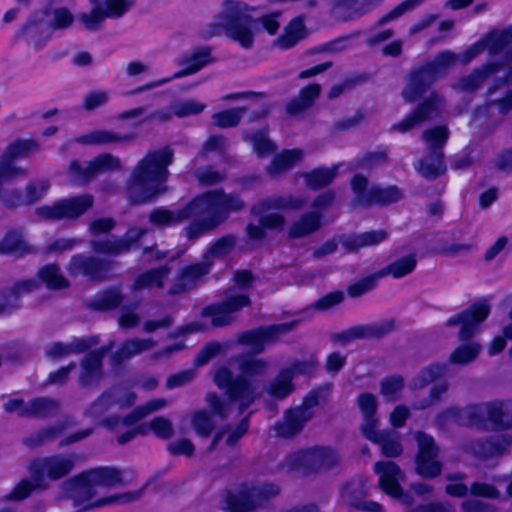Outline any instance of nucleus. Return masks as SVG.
<instances>
[{
  "instance_id": "4be33fe9",
  "label": "nucleus",
  "mask_w": 512,
  "mask_h": 512,
  "mask_svg": "<svg viewBox=\"0 0 512 512\" xmlns=\"http://www.w3.org/2000/svg\"><path fill=\"white\" fill-rule=\"evenodd\" d=\"M16 39L24 40L30 47L40 50L51 40L52 31L45 21V14L34 12L15 34Z\"/></svg>"
},
{
  "instance_id": "e433bc0d",
  "label": "nucleus",
  "mask_w": 512,
  "mask_h": 512,
  "mask_svg": "<svg viewBox=\"0 0 512 512\" xmlns=\"http://www.w3.org/2000/svg\"><path fill=\"white\" fill-rule=\"evenodd\" d=\"M293 379V370L282 368L265 386V391L274 399H285L295 390Z\"/></svg>"
},
{
  "instance_id": "aec40b11",
  "label": "nucleus",
  "mask_w": 512,
  "mask_h": 512,
  "mask_svg": "<svg viewBox=\"0 0 512 512\" xmlns=\"http://www.w3.org/2000/svg\"><path fill=\"white\" fill-rule=\"evenodd\" d=\"M249 297L244 293H235L230 290L225 300L218 304L206 307L202 316L211 320L213 327H223L233 322V314L241 308L248 306Z\"/></svg>"
},
{
  "instance_id": "49530a36",
  "label": "nucleus",
  "mask_w": 512,
  "mask_h": 512,
  "mask_svg": "<svg viewBox=\"0 0 512 512\" xmlns=\"http://www.w3.org/2000/svg\"><path fill=\"white\" fill-rule=\"evenodd\" d=\"M169 405V401L164 398L152 399L143 405L136 407L131 413L122 419L126 426H132L145 418L146 416L160 411Z\"/></svg>"
},
{
  "instance_id": "c03bdc74",
  "label": "nucleus",
  "mask_w": 512,
  "mask_h": 512,
  "mask_svg": "<svg viewBox=\"0 0 512 512\" xmlns=\"http://www.w3.org/2000/svg\"><path fill=\"white\" fill-rule=\"evenodd\" d=\"M441 151H433L430 156L415 164V169L426 179H434L446 171Z\"/></svg>"
},
{
  "instance_id": "680f3d73",
  "label": "nucleus",
  "mask_w": 512,
  "mask_h": 512,
  "mask_svg": "<svg viewBox=\"0 0 512 512\" xmlns=\"http://www.w3.org/2000/svg\"><path fill=\"white\" fill-rule=\"evenodd\" d=\"M365 485L360 481L348 483L341 492L342 502L351 507L359 508L361 499L366 495Z\"/></svg>"
},
{
  "instance_id": "de8ad7c7",
  "label": "nucleus",
  "mask_w": 512,
  "mask_h": 512,
  "mask_svg": "<svg viewBox=\"0 0 512 512\" xmlns=\"http://www.w3.org/2000/svg\"><path fill=\"white\" fill-rule=\"evenodd\" d=\"M305 34L303 20L293 19L285 28L284 33L274 41V45L280 49H289L296 45Z\"/></svg>"
},
{
  "instance_id": "2eb2a0df",
  "label": "nucleus",
  "mask_w": 512,
  "mask_h": 512,
  "mask_svg": "<svg viewBox=\"0 0 512 512\" xmlns=\"http://www.w3.org/2000/svg\"><path fill=\"white\" fill-rule=\"evenodd\" d=\"M213 62L211 57V50L208 47H202L194 50L193 52L181 56L177 63L180 66H184V68L176 73H174L171 77L163 78L151 83H148L144 86L138 87L131 94L141 93L143 91L151 90L160 86H163L172 80L180 79L192 74L197 73L207 65Z\"/></svg>"
},
{
  "instance_id": "6e6552de",
  "label": "nucleus",
  "mask_w": 512,
  "mask_h": 512,
  "mask_svg": "<svg viewBox=\"0 0 512 512\" xmlns=\"http://www.w3.org/2000/svg\"><path fill=\"white\" fill-rule=\"evenodd\" d=\"M240 375L231 393L238 400V414H241L262 393L260 377L264 376L270 368L267 360L262 358L239 357L236 359Z\"/></svg>"
},
{
  "instance_id": "c9c22d12",
  "label": "nucleus",
  "mask_w": 512,
  "mask_h": 512,
  "mask_svg": "<svg viewBox=\"0 0 512 512\" xmlns=\"http://www.w3.org/2000/svg\"><path fill=\"white\" fill-rule=\"evenodd\" d=\"M156 345L157 342L153 338H130L123 342L118 350L115 351L113 360L115 363H121L144 352L153 350Z\"/></svg>"
},
{
  "instance_id": "5fc2aeb1",
  "label": "nucleus",
  "mask_w": 512,
  "mask_h": 512,
  "mask_svg": "<svg viewBox=\"0 0 512 512\" xmlns=\"http://www.w3.org/2000/svg\"><path fill=\"white\" fill-rule=\"evenodd\" d=\"M482 346L477 342H469L458 346L449 356V362L455 365H468L476 360Z\"/></svg>"
},
{
  "instance_id": "ddd939ff",
  "label": "nucleus",
  "mask_w": 512,
  "mask_h": 512,
  "mask_svg": "<svg viewBox=\"0 0 512 512\" xmlns=\"http://www.w3.org/2000/svg\"><path fill=\"white\" fill-rule=\"evenodd\" d=\"M94 203L90 194H83L60 199L51 205H43L36 209L38 217L44 220H76L84 215Z\"/></svg>"
},
{
  "instance_id": "6e6d98bb",
  "label": "nucleus",
  "mask_w": 512,
  "mask_h": 512,
  "mask_svg": "<svg viewBox=\"0 0 512 512\" xmlns=\"http://www.w3.org/2000/svg\"><path fill=\"white\" fill-rule=\"evenodd\" d=\"M207 105L195 98L179 99L171 103V109L178 118H186L201 114Z\"/></svg>"
},
{
  "instance_id": "13d9d810",
  "label": "nucleus",
  "mask_w": 512,
  "mask_h": 512,
  "mask_svg": "<svg viewBox=\"0 0 512 512\" xmlns=\"http://www.w3.org/2000/svg\"><path fill=\"white\" fill-rule=\"evenodd\" d=\"M213 416L220 418L211 409L210 412L199 410L192 414L191 424L198 435L207 437L211 434L216 425Z\"/></svg>"
},
{
  "instance_id": "338daca9",
  "label": "nucleus",
  "mask_w": 512,
  "mask_h": 512,
  "mask_svg": "<svg viewBox=\"0 0 512 512\" xmlns=\"http://www.w3.org/2000/svg\"><path fill=\"white\" fill-rule=\"evenodd\" d=\"M68 174L71 181L78 185H84L95 177L90 162L81 164L78 161H72L69 165Z\"/></svg>"
},
{
  "instance_id": "c756f323",
  "label": "nucleus",
  "mask_w": 512,
  "mask_h": 512,
  "mask_svg": "<svg viewBox=\"0 0 512 512\" xmlns=\"http://www.w3.org/2000/svg\"><path fill=\"white\" fill-rule=\"evenodd\" d=\"M211 261L203 259L200 263H195L184 267L178 275L174 285L171 287L170 294H179L187 292L201 281V279L210 272Z\"/></svg>"
},
{
  "instance_id": "0eeeda50",
  "label": "nucleus",
  "mask_w": 512,
  "mask_h": 512,
  "mask_svg": "<svg viewBox=\"0 0 512 512\" xmlns=\"http://www.w3.org/2000/svg\"><path fill=\"white\" fill-rule=\"evenodd\" d=\"M252 10L244 2L226 0L222 4L220 14L216 17V25L222 27L228 37L246 49L253 45L256 27V22L250 15Z\"/></svg>"
},
{
  "instance_id": "f3484780",
  "label": "nucleus",
  "mask_w": 512,
  "mask_h": 512,
  "mask_svg": "<svg viewBox=\"0 0 512 512\" xmlns=\"http://www.w3.org/2000/svg\"><path fill=\"white\" fill-rule=\"evenodd\" d=\"M415 439L418 444V453L415 459V470L423 478L433 479L442 472V463L437 459L439 448L432 436L417 432Z\"/></svg>"
},
{
  "instance_id": "a18cd8bd",
  "label": "nucleus",
  "mask_w": 512,
  "mask_h": 512,
  "mask_svg": "<svg viewBox=\"0 0 512 512\" xmlns=\"http://www.w3.org/2000/svg\"><path fill=\"white\" fill-rule=\"evenodd\" d=\"M170 274V269L167 266H162L157 269L150 270L140 275L133 284V290H142L150 288H162L166 279Z\"/></svg>"
},
{
  "instance_id": "cd10ccee",
  "label": "nucleus",
  "mask_w": 512,
  "mask_h": 512,
  "mask_svg": "<svg viewBox=\"0 0 512 512\" xmlns=\"http://www.w3.org/2000/svg\"><path fill=\"white\" fill-rule=\"evenodd\" d=\"M67 270L72 276H85L91 280H100L108 271L107 263L93 256L74 255Z\"/></svg>"
},
{
  "instance_id": "7c9ffc66",
  "label": "nucleus",
  "mask_w": 512,
  "mask_h": 512,
  "mask_svg": "<svg viewBox=\"0 0 512 512\" xmlns=\"http://www.w3.org/2000/svg\"><path fill=\"white\" fill-rule=\"evenodd\" d=\"M388 237L389 232L380 229L358 234L344 235L339 238V242L347 252L353 253L363 248L377 246L387 240Z\"/></svg>"
},
{
  "instance_id": "a19ab883",
  "label": "nucleus",
  "mask_w": 512,
  "mask_h": 512,
  "mask_svg": "<svg viewBox=\"0 0 512 512\" xmlns=\"http://www.w3.org/2000/svg\"><path fill=\"white\" fill-rule=\"evenodd\" d=\"M481 39L485 44L486 51L490 55H496L512 42V25L491 30Z\"/></svg>"
},
{
  "instance_id": "f03ea898",
  "label": "nucleus",
  "mask_w": 512,
  "mask_h": 512,
  "mask_svg": "<svg viewBox=\"0 0 512 512\" xmlns=\"http://www.w3.org/2000/svg\"><path fill=\"white\" fill-rule=\"evenodd\" d=\"M124 483L122 473L111 467H101L82 473L69 482L70 498L79 512L107 505L127 503L140 497V492L106 496V491Z\"/></svg>"
},
{
  "instance_id": "8fccbe9b",
  "label": "nucleus",
  "mask_w": 512,
  "mask_h": 512,
  "mask_svg": "<svg viewBox=\"0 0 512 512\" xmlns=\"http://www.w3.org/2000/svg\"><path fill=\"white\" fill-rule=\"evenodd\" d=\"M41 147L38 142L33 139H18L7 146L3 155L5 159L14 160L18 158H26L30 155L38 153Z\"/></svg>"
},
{
  "instance_id": "4d7b16f0",
  "label": "nucleus",
  "mask_w": 512,
  "mask_h": 512,
  "mask_svg": "<svg viewBox=\"0 0 512 512\" xmlns=\"http://www.w3.org/2000/svg\"><path fill=\"white\" fill-rule=\"evenodd\" d=\"M236 238L231 235H227L218 239L215 243H213L206 254L203 256L205 261H211V266L213 262L217 259H222L226 257L235 247Z\"/></svg>"
},
{
  "instance_id": "37998d69",
  "label": "nucleus",
  "mask_w": 512,
  "mask_h": 512,
  "mask_svg": "<svg viewBox=\"0 0 512 512\" xmlns=\"http://www.w3.org/2000/svg\"><path fill=\"white\" fill-rule=\"evenodd\" d=\"M509 445L510 440L508 437L503 436L501 439H498L497 442H483L481 440L471 441L467 444L466 449L476 456L486 458L502 453Z\"/></svg>"
},
{
  "instance_id": "423d86ee",
  "label": "nucleus",
  "mask_w": 512,
  "mask_h": 512,
  "mask_svg": "<svg viewBox=\"0 0 512 512\" xmlns=\"http://www.w3.org/2000/svg\"><path fill=\"white\" fill-rule=\"evenodd\" d=\"M306 204L302 196L276 195L260 200L252 206L251 212L259 216L260 225L249 224L247 235L252 240H262L265 237L263 228L282 229L285 225V218L271 210H299Z\"/></svg>"
},
{
  "instance_id": "e2e57ef3",
  "label": "nucleus",
  "mask_w": 512,
  "mask_h": 512,
  "mask_svg": "<svg viewBox=\"0 0 512 512\" xmlns=\"http://www.w3.org/2000/svg\"><path fill=\"white\" fill-rule=\"evenodd\" d=\"M38 276L50 289H61L68 286V281L61 274L57 265H46L38 272Z\"/></svg>"
},
{
  "instance_id": "6ab92c4d",
  "label": "nucleus",
  "mask_w": 512,
  "mask_h": 512,
  "mask_svg": "<svg viewBox=\"0 0 512 512\" xmlns=\"http://www.w3.org/2000/svg\"><path fill=\"white\" fill-rule=\"evenodd\" d=\"M298 325V321L260 327L241 333L238 342L249 347L254 353L264 351L265 346L275 342L281 335L288 333Z\"/></svg>"
},
{
  "instance_id": "79ce46f5",
  "label": "nucleus",
  "mask_w": 512,
  "mask_h": 512,
  "mask_svg": "<svg viewBox=\"0 0 512 512\" xmlns=\"http://www.w3.org/2000/svg\"><path fill=\"white\" fill-rule=\"evenodd\" d=\"M321 92V87L318 84H312L303 88L298 97L294 98L287 105V112L290 115H298L309 107H311L314 101L318 98Z\"/></svg>"
},
{
  "instance_id": "f257e3e1",
  "label": "nucleus",
  "mask_w": 512,
  "mask_h": 512,
  "mask_svg": "<svg viewBox=\"0 0 512 512\" xmlns=\"http://www.w3.org/2000/svg\"><path fill=\"white\" fill-rule=\"evenodd\" d=\"M243 207L244 202L238 196L215 190L194 198L181 209L156 208L150 213L149 221L155 227L165 228L193 218L182 230L184 236L193 241L223 223L229 213L239 211Z\"/></svg>"
},
{
  "instance_id": "0e129e2a",
  "label": "nucleus",
  "mask_w": 512,
  "mask_h": 512,
  "mask_svg": "<svg viewBox=\"0 0 512 512\" xmlns=\"http://www.w3.org/2000/svg\"><path fill=\"white\" fill-rule=\"evenodd\" d=\"M59 403L49 398H36L29 402V417H47L57 411Z\"/></svg>"
},
{
  "instance_id": "3c124183",
  "label": "nucleus",
  "mask_w": 512,
  "mask_h": 512,
  "mask_svg": "<svg viewBox=\"0 0 512 512\" xmlns=\"http://www.w3.org/2000/svg\"><path fill=\"white\" fill-rule=\"evenodd\" d=\"M320 219L321 215L317 211L305 214L293 223L289 231L290 236L300 238L313 233L320 227Z\"/></svg>"
},
{
  "instance_id": "58836bf2",
  "label": "nucleus",
  "mask_w": 512,
  "mask_h": 512,
  "mask_svg": "<svg viewBox=\"0 0 512 512\" xmlns=\"http://www.w3.org/2000/svg\"><path fill=\"white\" fill-rule=\"evenodd\" d=\"M32 252L22 230H10L0 241V254L22 256Z\"/></svg>"
},
{
  "instance_id": "9b49d317",
  "label": "nucleus",
  "mask_w": 512,
  "mask_h": 512,
  "mask_svg": "<svg viewBox=\"0 0 512 512\" xmlns=\"http://www.w3.org/2000/svg\"><path fill=\"white\" fill-rule=\"evenodd\" d=\"M278 493L279 487L274 484H244L236 491L227 494L223 509L228 512H249Z\"/></svg>"
},
{
  "instance_id": "473e14b6",
  "label": "nucleus",
  "mask_w": 512,
  "mask_h": 512,
  "mask_svg": "<svg viewBox=\"0 0 512 512\" xmlns=\"http://www.w3.org/2000/svg\"><path fill=\"white\" fill-rule=\"evenodd\" d=\"M502 68L500 62H489L475 68L471 74L461 78L454 88L463 92H472L478 89L490 76L496 74Z\"/></svg>"
},
{
  "instance_id": "20e7f679",
  "label": "nucleus",
  "mask_w": 512,
  "mask_h": 512,
  "mask_svg": "<svg viewBox=\"0 0 512 512\" xmlns=\"http://www.w3.org/2000/svg\"><path fill=\"white\" fill-rule=\"evenodd\" d=\"M487 421L495 428H510L512 426V400L474 404L461 409L452 407L437 417L440 426L454 422L459 425L480 427Z\"/></svg>"
},
{
  "instance_id": "7ed1b4c3",
  "label": "nucleus",
  "mask_w": 512,
  "mask_h": 512,
  "mask_svg": "<svg viewBox=\"0 0 512 512\" xmlns=\"http://www.w3.org/2000/svg\"><path fill=\"white\" fill-rule=\"evenodd\" d=\"M173 162V151L162 148L148 152L135 166L128 182L131 200L140 204L151 201L166 191L168 166Z\"/></svg>"
},
{
  "instance_id": "dca6fc26",
  "label": "nucleus",
  "mask_w": 512,
  "mask_h": 512,
  "mask_svg": "<svg viewBox=\"0 0 512 512\" xmlns=\"http://www.w3.org/2000/svg\"><path fill=\"white\" fill-rule=\"evenodd\" d=\"M318 405L316 394L308 395L302 405L289 409L283 420L274 427L276 434L281 437H292L299 433L304 425L314 417V409Z\"/></svg>"
},
{
  "instance_id": "09e8293b",
  "label": "nucleus",
  "mask_w": 512,
  "mask_h": 512,
  "mask_svg": "<svg viewBox=\"0 0 512 512\" xmlns=\"http://www.w3.org/2000/svg\"><path fill=\"white\" fill-rule=\"evenodd\" d=\"M416 265V256L411 254L390 263L382 270L378 271V276L382 278L387 275H391L395 279H399L411 274L415 270Z\"/></svg>"
},
{
  "instance_id": "4468645a",
  "label": "nucleus",
  "mask_w": 512,
  "mask_h": 512,
  "mask_svg": "<svg viewBox=\"0 0 512 512\" xmlns=\"http://www.w3.org/2000/svg\"><path fill=\"white\" fill-rule=\"evenodd\" d=\"M351 187L355 194L354 204L367 206L371 204H392L399 201L403 194L396 186L386 188L368 187V180L357 174L351 181Z\"/></svg>"
},
{
  "instance_id": "393cba45",
  "label": "nucleus",
  "mask_w": 512,
  "mask_h": 512,
  "mask_svg": "<svg viewBox=\"0 0 512 512\" xmlns=\"http://www.w3.org/2000/svg\"><path fill=\"white\" fill-rule=\"evenodd\" d=\"M113 344L94 350L87 354L81 361L78 382L82 386L98 384L103 378L102 360L110 351Z\"/></svg>"
},
{
  "instance_id": "a211bd4d",
  "label": "nucleus",
  "mask_w": 512,
  "mask_h": 512,
  "mask_svg": "<svg viewBox=\"0 0 512 512\" xmlns=\"http://www.w3.org/2000/svg\"><path fill=\"white\" fill-rule=\"evenodd\" d=\"M214 381L220 389L226 390L228 399L223 400L217 394L209 393L206 396V402L213 413L218 415L220 419H225L232 415L234 406L238 407V400L231 393L232 387L237 382V377L234 378L228 368L221 367L215 373Z\"/></svg>"
},
{
  "instance_id": "39448f33",
  "label": "nucleus",
  "mask_w": 512,
  "mask_h": 512,
  "mask_svg": "<svg viewBox=\"0 0 512 512\" xmlns=\"http://www.w3.org/2000/svg\"><path fill=\"white\" fill-rule=\"evenodd\" d=\"M74 467L72 456L56 455L35 460L31 467L32 478L20 481L8 495V498L21 501L30 496L37 489H46V478L57 480L68 473Z\"/></svg>"
},
{
  "instance_id": "5701e85b",
  "label": "nucleus",
  "mask_w": 512,
  "mask_h": 512,
  "mask_svg": "<svg viewBox=\"0 0 512 512\" xmlns=\"http://www.w3.org/2000/svg\"><path fill=\"white\" fill-rule=\"evenodd\" d=\"M490 307L486 303H477L466 309L465 311L450 317L447 326H460L459 338L461 340L470 339L478 330L482 323L489 315Z\"/></svg>"
},
{
  "instance_id": "bf43d9fd",
  "label": "nucleus",
  "mask_w": 512,
  "mask_h": 512,
  "mask_svg": "<svg viewBox=\"0 0 512 512\" xmlns=\"http://www.w3.org/2000/svg\"><path fill=\"white\" fill-rule=\"evenodd\" d=\"M379 441L375 444L380 445L382 454L386 457H398L403 452L400 435L393 431L383 430Z\"/></svg>"
},
{
  "instance_id": "864d4df0",
  "label": "nucleus",
  "mask_w": 512,
  "mask_h": 512,
  "mask_svg": "<svg viewBox=\"0 0 512 512\" xmlns=\"http://www.w3.org/2000/svg\"><path fill=\"white\" fill-rule=\"evenodd\" d=\"M342 164L330 168H318L304 175L306 184L312 189H319L330 184L338 174Z\"/></svg>"
},
{
  "instance_id": "052dcab7",
  "label": "nucleus",
  "mask_w": 512,
  "mask_h": 512,
  "mask_svg": "<svg viewBox=\"0 0 512 512\" xmlns=\"http://www.w3.org/2000/svg\"><path fill=\"white\" fill-rule=\"evenodd\" d=\"M27 169L14 164L10 159H5L2 155L0 158V185L11 183L17 179L25 178Z\"/></svg>"
},
{
  "instance_id": "bb28decb",
  "label": "nucleus",
  "mask_w": 512,
  "mask_h": 512,
  "mask_svg": "<svg viewBox=\"0 0 512 512\" xmlns=\"http://www.w3.org/2000/svg\"><path fill=\"white\" fill-rule=\"evenodd\" d=\"M145 233V229L132 228L122 238L93 240L91 242V247L96 253L117 256L128 251L131 245L140 239Z\"/></svg>"
},
{
  "instance_id": "c85d7f7f",
  "label": "nucleus",
  "mask_w": 512,
  "mask_h": 512,
  "mask_svg": "<svg viewBox=\"0 0 512 512\" xmlns=\"http://www.w3.org/2000/svg\"><path fill=\"white\" fill-rule=\"evenodd\" d=\"M38 288L34 279L22 280L0 292V314H11L22 306V297Z\"/></svg>"
},
{
  "instance_id": "b1692460",
  "label": "nucleus",
  "mask_w": 512,
  "mask_h": 512,
  "mask_svg": "<svg viewBox=\"0 0 512 512\" xmlns=\"http://www.w3.org/2000/svg\"><path fill=\"white\" fill-rule=\"evenodd\" d=\"M443 99L440 95L433 92L418 105L409 115L393 126V129L400 132H407L425 121L438 115L442 106Z\"/></svg>"
},
{
  "instance_id": "a878e982",
  "label": "nucleus",
  "mask_w": 512,
  "mask_h": 512,
  "mask_svg": "<svg viewBox=\"0 0 512 512\" xmlns=\"http://www.w3.org/2000/svg\"><path fill=\"white\" fill-rule=\"evenodd\" d=\"M374 471L379 476V485L384 492L393 498L403 496L400 482L404 480L405 475L396 463L379 461L375 464Z\"/></svg>"
},
{
  "instance_id": "9d476101",
  "label": "nucleus",
  "mask_w": 512,
  "mask_h": 512,
  "mask_svg": "<svg viewBox=\"0 0 512 512\" xmlns=\"http://www.w3.org/2000/svg\"><path fill=\"white\" fill-rule=\"evenodd\" d=\"M338 453L325 447H316L289 454L284 466L288 471H327L340 464Z\"/></svg>"
},
{
  "instance_id": "ea45409f",
  "label": "nucleus",
  "mask_w": 512,
  "mask_h": 512,
  "mask_svg": "<svg viewBox=\"0 0 512 512\" xmlns=\"http://www.w3.org/2000/svg\"><path fill=\"white\" fill-rule=\"evenodd\" d=\"M391 330L388 324H371L359 325L343 332L339 338L342 341H350L354 339H371L381 338Z\"/></svg>"
},
{
  "instance_id": "2f4dec72",
  "label": "nucleus",
  "mask_w": 512,
  "mask_h": 512,
  "mask_svg": "<svg viewBox=\"0 0 512 512\" xmlns=\"http://www.w3.org/2000/svg\"><path fill=\"white\" fill-rule=\"evenodd\" d=\"M135 138V134L122 135L112 130L96 129L78 136L75 141L83 145L99 146L132 142Z\"/></svg>"
},
{
  "instance_id": "72a5a7b5",
  "label": "nucleus",
  "mask_w": 512,
  "mask_h": 512,
  "mask_svg": "<svg viewBox=\"0 0 512 512\" xmlns=\"http://www.w3.org/2000/svg\"><path fill=\"white\" fill-rule=\"evenodd\" d=\"M97 343L98 341L95 338H75L68 343L55 342L47 348L46 354L50 358L61 359L82 353Z\"/></svg>"
},
{
  "instance_id": "f704fd0d",
  "label": "nucleus",
  "mask_w": 512,
  "mask_h": 512,
  "mask_svg": "<svg viewBox=\"0 0 512 512\" xmlns=\"http://www.w3.org/2000/svg\"><path fill=\"white\" fill-rule=\"evenodd\" d=\"M304 155L301 149L283 150L272 159L267 167V173L271 177H279L299 164L304 159Z\"/></svg>"
},
{
  "instance_id": "412c9836",
  "label": "nucleus",
  "mask_w": 512,
  "mask_h": 512,
  "mask_svg": "<svg viewBox=\"0 0 512 512\" xmlns=\"http://www.w3.org/2000/svg\"><path fill=\"white\" fill-rule=\"evenodd\" d=\"M137 396L123 387H114L104 392L86 411L93 419H100L111 410H122L132 406Z\"/></svg>"
},
{
  "instance_id": "f8f14e48",
  "label": "nucleus",
  "mask_w": 512,
  "mask_h": 512,
  "mask_svg": "<svg viewBox=\"0 0 512 512\" xmlns=\"http://www.w3.org/2000/svg\"><path fill=\"white\" fill-rule=\"evenodd\" d=\"M92 10L77 16L79 23L88 31H98L106 19L120 18L134 5V0H90Z\"/></svg>"
},
{
  "instance_id": "4c0bfd02",
  "label": "nucleus",
  "mask_w": 512,
  "mask_h": 512,
  "mask_svg": "<svg viewBox=\"0 0 512 512\" xmlns=\"http://www.w3.org/2000/svg\"><path fill=\"white\" fill-rule=\"evenodd\" d=\"M39 11L45 14V21L52 32L67 30L76 20L73 12L66 6H47Z\"/></svg>"
},
{
  "instance_id": "774afa93",
  "label": "nucleus",
  "mask_w": 512,
  "mask_h": 512,
  "mask_svg": "<svg viewBox=\"0 0 512 512\" xmlns=\"http://www.w3.org/2000/svg\"><path fill=\"white\" fill-rule=\"evenodd\" d=\"M449 136V131L445 126H437L426 130L422 134L423 141L428 145L431 150L440 151Z\"/></svg>"
},
{
  "instance_id": "603ef678",
  "label": "nucleus",
  "mask_w": 512,
  "mask_h": 512,
  "mask_svg": "<svg viewBox=\"0 0 512 512\" xmlns=\"http://www.w3.org/2000/svg\"><path fill=\"white\" fill-rule=\"evenodd\" d=\"M448 372V365L444 363H436L422 369L413 379L412 387L421 389L431 382L445 376Z\"/></svg>"
},
{
  "instance_id": "69168bd1",
  "label": "nucleus",
  "mask_w": 512,
  "mask_h": 512,
  "mask_svg": "<svg viewBox=\"0 0 512 512\" xmlns=\"http://www.w3.org/2000/svg\"><path fill=\"white\" fill-rule=\"evenodd\" d=\"M122 295L116 289L107 290L98 294L90 303L96 310H110L116 308L122 302Z\"/></svg>"
},
{
  "instance_id": "1a4fd4ad",
  "label": "nucleus",
  "mask_w": 512,
  "mask_h": 512,
  "mask_svg": "<svg viewBox=\"0 0 512 512\" xmlns=\"http://www.w3.org/2000/svg\"><path fill=\"white\" fill-rule=\"evenodd\" d=\"M457 62H459L458 54L446 50L436 55L432 61L413 71L402 91L405 102L412 103L420 98L438 78L442 77Z\"/></svg>"
}]
</instances>
